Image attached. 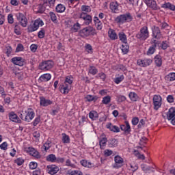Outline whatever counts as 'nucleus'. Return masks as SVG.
<instances>
[{"label":"nucleus","mask_w":175,"mask_h":175,"mask_svg":"<svg viewBox=\"0 0 175 175\" xmlns=\"http://www.w3.org/2000/svg\"><path fill=\"white\" fill-rule=\"evenodd\" d=\"M133 20V17L132 16V14H131L129 12H126L125 14H122L120 15H118L116 18H115L114 21L116 23V24H125V23H131Z\"/></svg>","instance_id":"nucleus-1"},{"label":"nucleus","mask_w":175,"mask_h":175,"mask_svg":"<svg viewBox=\"0 0 175 175\" xmlns=\"http://www.w3.org/2000/svg\"><path fill=\"white\" fill-rule=\"evenodd\" d=\"M135 38L139 40L140 42H144L150 38V31H148V27L143 26L139 31L136 34Z\"/></svg>","instance_id":"nucleus-2"},{"label":"nucleus","mask_w":175,"mask_h":175,"mask_svg":"<svg viewBox=\"0 0 175 175\" xmlns=\"http://www.w3.org/2000/svg\"><path fill=\"white\" fill-rule=\"evenodd\" d=\"M43 25H44L43 21L40 18H38L34 21L33 23H31L27 27V32L29 33L35 32V31H38V29H39V27H43Z\"/></svg>","instance_id":"nucleus-3"},{"label":"nucleus","mask_w":175,"mask_h":175,"mask_svg":"<svg viewBox=\"0 0 175 175\" xmlns=\"http://www.w3.org/2000/svg\"><path fill=\"white\" fill-rule=\"evenodd\" d=\"M79 35L83 37H87L91 35L94 36L96 35V29L91 26H88L79 31Z\"/></svg>","instance_id":"nucleus-4"},{"label":"nucleus","mask_w":175,"mask_h":175,"mask_svg":"<svg viewBox=\"0 0 175 175\" xmlns=\"http://www.w3.org/2000/svg\"><path fill=\"white\" fill-rule=\"evenodd\" d=\"M16 17L18 22V24L21 25L23 28H26L27 25H28V19L27 18V16L21 12H18L16 14Z\"/></svg>","instance_id":"nucleus-5"},{"label":"nucleus","mask_w":175,"mask_h":175,"mask_svg":"<svg viewBox=\"0 0 175 175\" xmlns=\"http://www.w3.org/2000/svg\"><path fill=\"white\" fill-rule=\"evenodd\" d=\"M53 66H54V62L51 60L43 62L39 65L40 70H44V72H46V70H50Z\"/></svg>","instance_id":"nucleus-6"},{"label":"nucleus","mask_w":175,"mask_h":175,"mask_svg":"<svg viewBox=\"0 0 175 175\" xmlns=\"http://www.w3.org/2000/svg\"><path fill=\"white\" fill-rule=\"evenodd\" d=\"M153 106L154 110H159L162 106V97L160 95L155 94L153 96Z\"/></svg>","instance_id":"nucleus-7"},{"label":"nucleus","mask_w":175,"mask_h":175,"mask_svg":"<svg viewBox=\"0 0 175 175\" xmlns=\"http://www.w3.org/2000/svg\"><path fill=\"white\" fill-rule=\"evenodd\" d=\"M26 115L25 116L24 121L26 122H31L35 118V112L31 108H29L27 111H25Z\"/></svg>","instance_id":"nucleus-8"},{"label":"nucleus","mask_w":175,"mask_h":175,"mask_svg":"<svg viewBox=\"0 0 175 175\" xmlns=\"http://www.w3.org/2000/svg\"><path fill=\"white\" fill-rule=\"evenodd\" d=\"M144 2L148 8H150L152 10H159V9H161V8L158 6V4H157L155 0H144Z\"/></svg>","instance_id":"nucleus-9"},{"label":"nucleus","mask_w":175,"mask_h":175,"mask_svg":"<svg viewBox=\"0 0 175 175\" xmlns=\"http://www.w3.org/2000/svg\"><path fill=\"white\" fill-rule=\"evenodd\" d=\"M137 65L142 66V68H146V66H150L152 64V59L149 58H145L144 59H138L137 61Z\"/></svg>","instance_id":"nucleus-10"},{"label":"nucleus","mask_w":175,"mask_h":175,"mask_svg":"<svg viewBox=\"0 0 175 175\" xmlns=\"http://www.w3.org/2000/svg\"><path fill=\"white\" fill-rule=\"evenodd\" d=\"M79 18H82L84 21L85 25H90L92 23V16L85 12L81 13Z\"/></svg>","instance_id":"nucleus-11"},{"label":"nucleus","mask_w":175,"mask_h":175,"mask_svg":"<svg viewBox=\"0 0 175 175\" xmlns=\"http://www.w3.org/2000/svg\"><path fill=\"white\" fill-rule=\"evenodd\" d=\"M152 37L154 39L160 40L161 38H162V33H161V29H159V27L157 26H153L152 28Z\"/></svg>","instance_id":"nucleus-12"},{"label":"nucleus","mask_w":175,"mask_h":175,"mask_svg":"<svg viewBox=\"0 0 175 175\" xmlns=\"http://www.w3.org/2000/svg\"><path fill=\"white\" fill-rule=\"evenodd\" d=\"M109 9L111 13H118L120 12V3L117 1H111L109 3Z\"/></svg>","instance_id":"nucleus-13"},{"label":"nucleus","mask_w":175,"mask_h":175,"mask_svg":"<svg viewBox=\"0 0 175 175\" xmlns=\"http://www.w3.org/2000/svg\"><path fill=\"white\" fill-rule=\"evenodd\" d=\"M46 168L48 173L51 175L57 174L59 172V167L55 165H47Z\"/></svg>","instance_id":"nucleus-14"},{"label":"nucleus","mask_w":175,"mask_h":175,"mask_svg":"<svg viewBox=\"0 0 175 175\" xmlns=\"http://www.w3.org/2000/svg\"><path fill=\"white\" fill-rule=\"evenodd\" d=\"M125 124L120 125V129L123 132H124L125 135H129L131 133L132 129H131V125L129 124V122L125 121Z\"/></svg>","instance_id":"nucleus-15"},{"label":"nucleus","mask_w":175,"mask_h":175,"mask_svg":"<svg viewBox=\"0 0 175 175\" xmlns=\"http://www.w3.org/2000/svg\"><path fill=\"white\" fill-rule=\"evenodd\" d=\"M11 62H12L14 65H17L18 66H24V64H25L23 57H14L12 58Z\"/></svg>","instance_id":"nucleus-16"},{"label":"nucleus","mask_w":175,"mask_h":175,"mask_svg":"<svg viewBox=\"0 0 175 175\" xmlns=\"http://www.w3.org/2000/svg\"><path fill=\"white\" fill-rule=\"evenodd\" d=\"M72 88V85H68V83H64L63 85H61L59 86V90L62 94H69V92L70 91Z\"/></svg>","instance_id":"nucleus-17"},{"label":"nucleus","mask_w":175,"mask_h":175,"mask_svg":"<svg viewBox=\"0 0 175 175\" xmlns=\"http://www.w3.org/2000/svg\"><path fill=\"white\" fill-rule=\"evenodd\" d=\"M9 119L10 121H12V122H18V124H21V120H20V118L16 114V113L12 111L8 114Z\"/></svg>","instance_id":"nucleus-18"},{"label":"nucleus","mask_w":175,"mask_h":175,"mask_svg":"<svg viewBox=\"0 0 175 175\" xmlns=\"http://www.w3.org/2000/svg\"><path fill=\"white\" fill-rule=\"evenodd\" d=\"M115 164L113 165L114 167L118 169V167H121L122 164L124 163V159L120 156H116L114 158Z\"/></svg>","instance_id":"nucleus-19"},{"label":"nucleus","mask_w":175,"mask_h":175,"mask_svg":"<svg viewBox=\"0 0 175 175\" xmlns=\"http://www.w3.org/2000/svg\"><path fill=\"white\" fill-rule=\"evenodd\" d=\"M40 106H43V107H46L47 106H50V105H53V101H51L49 99H46V98L42 96V97H40Z\"/></svg>","instance_id":"nucleus-20"},{"label":"nucleus","mask_w":175,"mask_h":175,"mask_svg":"<svg viewBox=\"0 0 175 175\" xmlns=\"http://www.w3.org/2000/svg\"><path fill=\"white\" fill-rule=\"evenodd\" d=\"M27 152H29L30 155L34 157V158H39V152L36 150L34 148L29 147L26 148Z\"/></svg>","instance_id":"nucleus-21"},{"label":"nucleus","mask_w":175,"mask_h":175,"mask_svg":"<svg viewBox=\"0 0 175 175\" xmlns=\"http://www.w3.org/2000/svg\"><path fill=\"white\" fill-rule=\"evenodd\" d=\"M108 36L111 39V40H116V39H118V36L117 35V33H116V31L113 29H109L108 31Z\"/></svg>","instance_id":"nucleus-22"},{"label":"nucleus","mask_w":175,"mask_h":175,"mask_svg":"<svg viewBox=\"0 0 175 175\" xmlns=\"http://www.w3.org/2000/svg\"><path fill=\"white\" fill-rule=\"evenodd\" d=\"M106 127L111 132H114L116 133H118V132H120V128L116 125H113L111 123H107Z\"/></svg>","instance_id":"nucleus-23"},{"label":"nucleus","mask_w":175,"mask_h":175,"mask_svg":"<svg viewBox=\"0 0 175 175\" xmlns=\"http://www.w3.org/2000/svg\"><path fill=\"white\" fill-rule=\"evenodd\" d=\"M51 79V74H44L40 77L38 79V81L40 83L49 81Z\"/></svg>","instance_id":"nucleus-24"},{"label":"nucleus","mask_w":175,"mask_h":175,"mask_svg":"<svg viewBox=\"0 0 175 175\" xmlns=\"http://www.w3.org/2000/svg\"><path fill=\"white\" fill-rule=\"evenodd\" d=\"M175 118V108L171 107L167 113V119L168 121H170L172 118Z\"/></svg>","instance_id":"nucleus-25"},{"label":"nucleus","mask_w":175,"mask_h":175,"mask_svg":"<svg viewBox=\"0 0 175 175\" xmlns=\"http://www.w3.org/2000/svg\"><path fill=\"white\" fill-rule=\"evenodd\" d=\"M154 44L152 46H150L148 51H147V55H152L154 53H155V47H157V40H152Z\"/></svg>","instance_id":"nucleus-26"},{"label":"nucleus","mask_w":175,"mask_h":175,"mask_svg":"<svg viewBox=\"0 0 175 175\" xmlns=\"http://www.w3.org/2000/svg\"><path fill=\"white\" fill-rule=\"evenodd\" d=\"M154 64L157 68H161L162 66V57L159 55H157L154 58Z\"/></svg>","instance_id":"nucleus-27"},{"label":"nucleus","mask_w":175,"mask_h":175,"mask_svg":"<svg viewBox=\"0 0 175 175\" xmlns=\"http://www.w3.org/2000/svg\"><path fill=\"white\" fill-rule=\"evenodd\" d=\"M119 40L122 43H128V38H126V34L124 31H120L118 33Z\"/></svg>","instance_id":"nucleus-28"},{"label":"nucleus","mask_w":175,"mask_h":175,"mask_svg":"<svg viewBox=\"0 0 175 175\" xmlns=\"http://www.w3.org/2000/svg\"><path fill=\"white\" fill-rule=\"evenodd\" d=\"M80 163L81 165H83L84 167H94V163H91V161H88L85 159H83L80 161Z\"/></svg>","instance_id":"nucleus-29"},{"label":"nucleus","mask_w":175,"mask_h":175,"mask_svg":"<svg viewBox=\"0 0 175 175\" xmlns=\"http://www.w3.org/2000/svg\"><path fill=\"white\" fill-rule=\"evenodd\" d=\"M125 77L122 74H118L116 75V78L113 79V81L116 84H120L121 81H124Z\"/></svg>","instance_id":"nucleus-30"},{"label":"nucleus","mask_w":175,"mask_h":175,"mask_svg":"<svg viewBox=\"0 0 175 175\" xmlns=\"http://www.w3.org/2000/svg\"><path fill=\"white\" fill-rule=\"evenodd\" d=\"M161 8H163V9H169L170 10L175 11V5L170 2L162 4Z\"/></svg>","instance_id":"nucleus-31"},{"label":"nucleus","mask_w":175,"mask_h":175,"mask_svg":"<svg viewBox=\"0 0 175 175\" xmlns=\"http://www.w3.org/2000/svg\"><path fill=\"white\" fill-rule=\"evenodd\" d=\"M165 80L167 83H170V81H174L175 80V72H170L165 77Z\"/></svg>","instance_id":"nucleus-32"},{"label":"nucleus","mask_w":175,"mask_h":175,"mask_svg":"<svg viewBox=\"0 0 175 175\" xmlns=\"http://www.w3.org/2000/svg\"><path fill=\"white\" fill-rule=\"evenodd\" d=\"M107 143V138L106 137L101 138L99 141L100 148L101 150H105Z\"/></svg>","instance_id":"nucleus-33"},{"label":"nucleus","mask_w":175,"mask_h":175,"mask_svg":"<svg viewBox=\"0 0 175 175\" xmlns=\"http://www.w3.org/2000/svg\"><path fill=\"white\" fill-rule=\"evenodd\" d=\"M14 31L16 35H21V26H20V24L18 23H14Z\"/></svg>","instance_id":"nucleus-34"},{"label":"nucleus","mask_w":175,"mask_h":175,"mask_svg":"<svg viewBox=\"0 0 175 175\" xmlns=\"http://www.w3.org/2000/svg\"><path fill=\"white\" fill-rule=\"evenodd\" d=\"M62 140L64 144H69V143H70V138L69 137V135L62 133Z\"/></svg>","instance_id":"nucleus-35"},{"label":"nucleus","mask_w":175,"mask_h":175,"mask_svg":"<svg viewBox=\"0 0 175 175\" xmlns=\"http://www.w3.org/2000/svg\"><path fill=\"white\" fill-rule=\"evenodd\" d=\"M141 167L143 172H145V173H148L149 172H154V168L152 167L147 166L146 164H142Z\"/></svg>","instance_id":"nucleus-36"},{"label":"nucleus","mask_w":175,"mask_h":175,"mask_svg":"<svg viewBox=\"0 0 175 175\" xmlns=\"http://www.w3.org/2000/svg\"><path fill=\"white\" fill-rule=\"evenodd\" d=\"M66 10V8H65V5L62 4H58L55 8V10L57 13H64Z\"/></svg>","instance_id":"nucleus-37"},{"label":"nucleus","mask_w":175,"mask_h":175,"mask_svg":"<svg viewBox=\"0 0 175 175\" xmlns=\"http://www.w3.org/2000/svg\"><path fill=\"white\" fill-rule=\"evenodd\" d=\"M89 117L91 120H92L93 121H95V120H96V118H98L99 116L98 115V112L95 111H92L89 113Z\"/></svg>","instance_id":"nucleus-38"},{"label":"nucleus","mask_w":175,"mask_h":175,"mask_svg":"<svg viewBox=\"0 0 175 175\" xmlns=\"http://www.w3.org/2000/svg\"><path fill=\"white\" fill-rule=\"evenodd\" d=\"M46 161L48 162H52V163L56 162L57 157H55V154H51L46 156Z\"/></svg>","instance_id":"nucleus-39"},{"label":"nucleus","mask_w":175,"mask_h":175,"mask_svg":"<svg viewBox=\"0 0 175 175\" xmlns=\"http://www.w3.org/2000/svg\"><path fill=\"white\" fill-rule=\"evenodd\" d=\"M122 51L123 54H128L129 53V45H128V42L124 43L122 45Z\"/></svg>","instance_id":"nucleus-40"},{"label":"nucleus","mask_w":175,"mask_h":175,"mask_svg":"<svg viewBox=\"0 0 175 175\" xmlns=\"http://www.w3.org/2000/svg\"><path fill=\"white\" fill-rule=\"evenodd\" d=\"M129 96L132 102H136L139 99V96L135 92H130Z\"/></svg>","instance_id":"nucleus-41"},{"label":"nucleus","mask_w":175,"mask_h":175,"mask_svg":"<svg viewBox=\"0 0 175 175\" xmlns=\"http://www.w3.org/2000/svg\"><path fill=\"white\" fill-rule=\"evenodd\" d=\"M73 83V77L72 76L66 77V79L64 81V84H67L68 85H72Z\"/></svg>","instance_id":"nucleus-42"},{"label":"nucleus","mask_w":175,"mask_h":175,"mask_svg":"<svg viewBox=\"0 0 175 175\" xmlns=\"http://www.w3.org/2000/svg\"><path fill=\"white\" fill-rule=\"evenodd\" d=\"M89 73H90V75H92L93 76H95V75L98 73V69H96V67L94 66H90L89 67Z\"/></svg>","instance_id":"nucleus-43"},{"label":"nucleus","mask_w":175,"mask_h":175,"mask_svg":"<svg viewBox=\"0 0 175 175\" xmlns=\"http://www.w3.org/2000/svg\"><path fill=\"white\" fill-rule=\"evenodd\" d=\"M111 102V97L110 96H106L103 98L102 103L103 105H109Z\"/></svg>","instance_id":"nucleus-44"},{"label":"nucleus","mask_w":175,"mask_h":175,"mask_svg":"<svg viewBox=\"0 0 175 175\" xmlns=\"http://www.w3.org/2000/svg\"><path fill=\"white\" fill-rule=\"evenodd\" d=\"M49 16L51 17V21H53V23H58V20L57 19V15H55V14L53 12H49Z\"/></svg>","instance_id":"nucleus-45"},{"label":"nucleus","mask_w":175,"mask_h":175,"mask_svg":"<svg viewBox=\"0 0 175 175\" xmlns=\"http://www.w3.org/2000/svg\"><path fill=\"white\" fill-rule=\"evenodd\" d=\"M118 145V141L116 139H112L109 141V147H117Z\"/></svg>","instance_id":"nucleus-46"},{"label":"nucleus","mask_w":175,"mask_h":175,"mask_svg":"<svg viewBox=\"0 0 175 175\" xmlns=\"http://www.w3.org/2000/svg\"><path fill=\"white\" fill-rule=\"evenodd\" d=\"M85 98L88 102H92V100H98V96L92 95H87Z\"/></svg>","instance_id":"nucleus-47"},{"label":"nucleus","mask_w":175,"mask_h":175,"mask_svg":"<svg viewBox=\"0 0 175 175\" xmlns=\"http://www.w3.org/2000/svg\"><path fill=\"white\" fill-rule=\"evenodd\" d=\"M51 147V142L49 140L46 141L43 145L44 151H48V150H50Z\"/></svg>","instance_id":"nucleus-48"},{"label":"nucleus","mask_w":175,"mask_h":175,"mask_svg":"<svg viewBox=\"0 0 175 175\" xmlns=\"http://www.w3.org/2000/svg\"><path fill=\"white\" fill-rule=\"evenodd\" d=\"M80 28H81L80 24L79 23H77L71 28V31H72V32H77V31H79Z\"/></svg>","instance_id":"nucleus-49"},{"label":"nucleus","mask_w":175,"mask_h":175,"mask_svg":"<svg viewBox=\"0 0 175 175\" xmlns=\"http://www.w3.org/2000/svg\"><path fill=\"white\" fill-rule=\"evenodd\" d=\"M85 50L88 53V54H92V46L90 44H85Z\"/></svg>","instance_id":"nucleus-50"},{"label":"nucleus","mask_w":175,"mask_h":175,"mask_svg":"<svg viewBox=\"0 0 175 175\" xmlns=\"http://www.w3.org/2000/svg\"><path fill=\"white\" fill-rule=\"evenodd\" d=\"M126 100V97L125 96L119 95L117 96V101L118 103H122V102H125Z\"/></svg>","instance_id":"nucleus-51"},{"label":"nucleus","mask_w":175,"mask_h":175,"mask_svg":"<svg viewBox=\"0 0 175 175\" xmlns=\"http://www.w3.org/2000/svg\"><path fill=\"white\" fill-rule=\"evenodd\" d=\"M40 116H38L32 122L33 126H36L38 124H40Z\"/></svg>","instance_id":"nucleus-52"},{"label":"nucleus","mask_w":175,"mask_h":175,"mask_svg":"<svg viewBox=\"0 0 175 175\" xmlns=\"http://www.w3.org/2000/svg\"><path fill=\"white\" fill-rule=\"evenodd\" d=\"M14 163H16L18 166H21L24 163V160L23 158H18L14 160Z\"/></svg>","instance_id":"nucleus-53"},{"label":"nucleus","mask_w":175,"mask_h":175,"mask_svg":"<svg viewBox=\"0 0 175 175\" xmlns=\"http://www.w3.org/2000/svg\"><path fill=\"white\" fill-rule=\"evenodd\" d=\"M81 10L82 12H85V13H90L91 12V8L88 5H82Z\"/></svg>","instance_id":"nucleus-54"},{"label":"nucleus","mask_w":175,"mask_h":175,"mask_svg":"<svg viewBox=\"0 0 175 175\" xmlns=\"http://www.w3.org/2000/svg\"><path fill=\"white\" fill-rule=\"evenodd\" d=\"M66 166H69L70 167L75 168L76 167V165L72 163V161L70 159L66 160Z\"/></svg>","instance_id":"nucleus-55"},{"label":"nucleus","mask_w":175,"mask_h":175,"mask_svg":"<svg viewBox=\"0 0 175 175\" xmlns=\"http://www.w3.org/2000/svg\"><path fill=\"white\" fill-rule=\"evenodd\" d=\"M45 31L44 29H42L38 33V36L40 39H43L44 38Z\"/></svg>","instance_id":"nucleus-56"},{"label":"nucleus","mask_w":175,"mask_h":175,"mask_svg":"<svg viewBox=\"0 0 175 175\" xmlns=\"http://www.w3.org/2000/svg\"><path fill=\"white\" fill-rule=\"evenodd\" d=\"M95 27L98 31H100L102 30V28H103V25L102 24V22L100 21L95 23Z\"/></svg>","instance_id":"nucleus-57"},{"label":"nucleus","mask_w":175,"mask_h":175,"mask_svg":"<svg viewBox=\"0 0 175 175\" xmlns=\"http://www.w3.org/2000/svg\"><path fill=\"white\" fill-rule=\"evenodd\" d=\"M29 167L31 170L36 169L38 167V163L36 162H31L29 163Z\"/></svg>","instance_id":"nucleus-58"},{"label":"nucleus","mask_w":175,"mask_h":175,"mask_svg":"<svg viewBox=\"0 0 175 175\" xmlns=\"http://www.w3.org/2000/svg\"><path fill=\"white\" fill-rule=\"evenodd\" d=\"M0 148L1 150H3L4 151H6V150H8V142H3L1 145H0Z\"/></svg>","instance_id":"nucleus-59"},{"label":"nucleus","mask_w":175,"mask_h":175,"mask_svg":"<svg viewBox=\"0 0 175 175\" xmlns=\"http://www.w3.org/2000/svg\"><path fill=\"white\" fill-rule=\"evenodd\" d=\"M12 51H13V49H12V46H6V51L5 54L10 57V54H12Z\"/></svg>","instance_id":"nucleus-60"},{"label":"nucleus","mask_w":175,"mask_h":175,"mask_svg":"<svg viewBox=\"0 0 175 175\" xmlns=\"http://www.w3.org/2000/svg\"><path fill=\"white\" fill-rule=\"evenodd\" d=\"M161 46L163 50H166L169 47V44L167 41H163Z\"/></svg>","instance_id":"nucleus-61"},{"label":"nucleus","mask_w":175,"mask_h":175,"mask_svg":"<svg viewBox=\"0 0 175 175\" xmlns=\"http://www.w3.org/2000/svg\"><path fill=\"white\" fill-rule=\"evenodd\" d=\"M23 50H24V46H23V44H18L16 49V52L20 53V51H23Z\"/></svg>","instance_id":"nucleus-62"},{"label":"nucleus","mask_w":175,"mask_h":175,"mask_svg":"<svg viewBox=\"0 0 175 175\" xmlns=\"http://www.w3.org/2000/svg\"><path fill=\"white\" fill-rule=\"evenodd\" d=\"M8 20L9 24H13L14 23V18H13V15L12 14H8Z\"/></svg>","instance_id":"nucleus-63"},{"label":"nucleus","mask_w":175,"mask_h":175,"mask_svg":"<svg viewBox=\"0 0 175 175\" xmlns=\"http://www.w3.org/2000/svg\"><path fill=\"white\" fill-rule=\"evenodd\" d=\"M70 175H83V172L80 170H74L70 173Z\"/></svg>","instance_id":"nucleus-64"}]
</instances>
